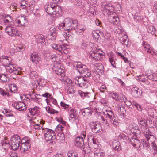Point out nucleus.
I'll use <instances>...</instances> for the list:
<instances>
[{
  "mask_svg": "<svg viewBox=\"0 0 157 157\" xmlns=\"http://www.w3.org/2000/svg\"><path fill=\"white\" fill-rule=\"evenodd\" d=\"M131 135H130L128 136V138L130 139V144L135 148H137L138 147H140V143L139 140H137L136 138H134V136L133 137L132 136V138L130 139Z\"/></svg>",
  "mask_w": 157,
  "mask_h": 157,
  "instance_id": "obj_14",
  "label": "nucleus"
},
{
  "mask_svg": "<svg viewBox=\"0 0 157 157\" xmlns=\"http://www.w3.org/2000/svg\"><path fill=\"white\" fill-rule=\"evenodd\" d=\"M68 157H78L77 153L73 151H70L67 154Z\"/></svg>",
  "mask_w": 157,
  "mask_h": 157,
  "instance_id": "obj_39",
  "label": "nucleus"
},
{
  "mask_svg": "<svg viewBox=\"0 0 157 157\" xmlns=\"http://www.w3.org/2000/svg\"><path fill=\"white\" fill-rule=\"evenodd\" d=\"M21 144L26 143H29V140L26 138H23L21 140Z\"/></svg>",
  "mask_w": 157,
  "mask_h": 157,
  "instance_id": "obj_63",
  "label": "nucleus"
},
{
  "mask_svg": "<svg viewBox=\"0 0 157 157\" xmlns=\"http://www.w3.org/2000/svg\"><path fill=\"white\" fill-rule=\"evenodd\" d=\"M40 108L37 106H35L34 107L32 108H29V112L32 115H34L38 113Z\"/></svg>",
  "mask_w": 157,
  "mask_h": 157,
  "instance_id": "obj_29",
  "label": "nucleus"
},
{
  "mask_svg": "<svg viewBox=\"0 0 157 157\" xmlns=\"http://www.w3.org/2000/svg\"><path fill=\"white\" fill-rule=\"evenodd\" d=\"M60 105L61 107H63L64 109H66L67 110V108H68V107L69 106L68 105L66 104L62 101L60 102Z\"/></svg>",
  "mask_w": 157,
  "mask_h": 157,
  "instance_id": "obj_57",
  "label": "nucleus"
},
{
  "mask_svg": "<svg viewBox=\"0 0 157 157\" xmlns=\"http://www.w3.org/2000/svg\"><path fill=\"white\" fill-rule=\"evenodd\" d=\"M56 73L59 75H61V77L64 76V71L61 68H59L55 70Z\"/></svg>",
  "mask_w": 157,
  "mask_h": 157,
  "instance_id": "obj_40",
  "label": "nucleus"
},
{
  "mask_svg": "<svg viewBox=\"0 0 157 157\" xmlns=\"http://www.w3.org/2000/svg\"><path fill=\"white\" fill-rule=\"evenodd\" d=\"M55 5H53V2H51L47 5L45 6V10L47 13L49 14H55L54 13V7H55Z\"/></svg>",
  "mask_w": 157,
  "mask_h": 157,
  "instance_id": "obj_11",
  "label": "nucleus"
},
{
  "mask_svg": "<svg viewBox=\"0 0 157 157\" xmlns=\"http://www.w3.org/2000/svg\"><path fill=\"white\" fill-rule=\"evenodd\" d=\"M30 77L34 80L35 79H37L38 78V75L37 73L35 71H32L30 74Z\"/></svg>",
  "mask_w": 157,
  "mask_h": 157,
  "instance_id": "obj_36",
  "label": "nucleus"
},
{
  "mask_svg": "<svg viewBox=\"0 0 157 157\" xmlns=\"http://www.w3.org/2000/svg\"><path fill=\"white\" fill-rule=\"evenodd\" d=\"M53 5H55V7H54V13H55L56 15L57 14H60L62 11L61 7L59 5L56 4V3H53Z\"/></svg>",
  "mask_w": 157,
  "mask_h": 157,
  "instance_id": "obj_32",
  "label": "nucleus"
},
{
  "mask_svg": "<svg viewBox=\"0 0 157 157\" xmlns=\"http://www.w3.org/2000/svg\"><path fill=\"white\" fill-rule=\"evenodd\" d=\"M94 66L96 68L97 71L98 72H100L102 73L104 71V67L103 65L100 63H96L94 65ZM104 75V73L99 74V75Z\"/></svg>",
  "mask_w": 157,
  "mask_h": 157,
  "instance_id": "obj_22",
  "label": "nucleus"
},
{
  "mask_svg": "<svg viewBox=\"0 0 157 157\" xmlns=\"http://www.w3.org/2000/svg\"><path fill=\"white\" fill-rule=\"evenodd\" d=\"M29 96L30 97L31 99H33L34 100L36 101H40V98H37L35 95H33L30 94H29Z\"/></svg>",
  "mask_w": 157,
  "mask_h": 157,
  "instance_id": "obj_50",
  "label": "nucleus"
},
{
  "mask_svg": "<svg viewBox=\"0 0 157 157\" xmlns=\"http://www.w3.org/2000/svg\"><path fill=\"white\" fill-rule=\"evenodd\" d=\"M86 136V133L85 132H83L81 134V137H78L76 138L75 139L74 143L75 145L79 148L82 149V147L84 145L83 139Z\"/></svg>",
  "mask_w": 157,
  "mask_h": 157,
  "instance_id": "obj_2",
  "label": "nucleus"
},
{
  "mask_svg": "<svg viewBox=\"0 0 157 157\" xmlns=\"http://www.w3.org/2000/svg\"><path fill=\"white\" fill-rule=\"evenodd\" d=\"M92 111H91V110L89 108H87L84 109H82L81 110V112L83 115L86 117L90 115H91Z\"/></svg>",
  "mask_w": 157,
  "mask_h": 157,
  "instance_id": "obj_26",
  "label": "nucleus"
},
{
  "mask_svg": "<svg viewBox=\"0 0 157 157\" xmlns=\"http://www.w3.org/2000/svg\"><path fill=\"white\" fill-rule=\"evenodd\" d=\"M43 130L44 131L45 139L46 141H50L49 143H52L53 141L51 140H55L56 136L53 130L47 128H43Z\"/></svg>",
  "mask_w": 157,
  "mask_h": 157,
  "instance_id": "obj_1",
  "label": "nucleus"
},
{
  "mask_svg": "<svg viewBox=\"0 0 157 157\" xmlns=\"http://www.w3.org/2000/svg\"><path fill=\"white\" fill-rule=\"evenodd\" d=\"M148 78L150 80L153 81H157V74L153 73L151 75L148 76Z\"/></svg>",
  "mask_w": 157,
  "mask_h": 157,
  "instance_id": "obj_41",
  "label": "nucleus"
},
{
  "mask_svg": "<svg viewBox=\"0 0 157 157\" xmlns=\"http://www.w3.org/2000/svg\"><path fill=\"white\" fill-rule=\"evenodd\" d=\"M57 35L56 32L53 31V32L50 33V34L48 36V38L49 39L52 40H56V37Z\"/></svg>",
  "mask_w": 157,
  "mask_h": 157,
  "instance_id": "obj_38",
  "label": "nucleus"
},
{
  "mask_svg": "<svg viewBox=\"0 0 157 157\" xmlns=\"http://www.w3.org/2000/svg\"><path fill=\"white\" fill-rule=\"evenodd\" d=\"M92 34L94 39L96 40L97 42L99 41L101 36H104L103 32L99 30L93 31L92 32Z\"/></svg>",
  "mask_w": 157,
  "mask_h": 157,
  "instance_id": "obj_12",
  "label": "nucleus"
},
{
  "mask_svg": "<svg viewBox=\"0 0 157 157\" xmlns=\"http://www.w3.org/2000/svg\"><path fill=\"white\" fill-rule=\"evenodd\" d=\"M5 30L8 35L14 37L20 36L19 31L16 28L13 27V25L7 26L5 29Z\"/></svg>",
  "mask_w": 157,
  "mask_h": 157,
  "instance_id": "obj_4",
  "label": "nucleus"
},
{
  "mask_svg": "<svg viewBox=\"0 0 157 157\" xmlns=\"http://www.w3.org/2000/svg\"><path fill=\"white\" fill-rule=\"evenodd\" d=\"M100 56L99 52L92 53L90 54V57L92 58V62L94 63L95 61L99 60Z\"/></svg>",
  "mask_w": 157,
  "mask_h": 157,
  "instance_id": "obj_25",
  "label": "nucleus"
},
{
  "mask_svg": "<svg viewBox=\"0 0 157 157\" xmlns=\"http://www.w3.org/2000/svg\"><path fill=\"white\" fill-rule=\"evenodd\" d=\"M146 78H145V77L144 75H141L140 76L139 78V80L142 82H145L147 80V77L146 76Z\"/></svg>",
  "mask_w": 157,
  "mask_h": 157,
  "instance_id": "obj_60",
  "label": "nucleus"
},
{
  "mask_svg": "<svg viewBox=\"0 0 157 157\" xmlns=\"http://www.w3.org/2000/svg\"><path fill=\"white\" fill-rule=\"evenodd\" d=\"M77 28L78 25L77 21L75 20H73V22L71 25V30L73 29L76 30Z\"/></svg>",
  "mask_w": 157,
  "mask_h": 157,
  "instance_id": "obj_47",
  "label": "nucleus"
},
{
  "mask_svg": "<svg viewBox=\"0 0 157 157\" xmlns=\"http://www.w3.org/2000/svg\"><path fill=\"white\" fill-rule=\"evenodd\" d=\"M69 116V121L72 123L76 122L75 121L78 118V116L77 115H74Z\"/></svg>",
  "mask_w": 157,
  "mask_h": 157,
  "instance_id": "obj_37",
  "label": "nucleus"
},
{
  "mask_svg": "<svg viewBox=\"0 0 157 157\" xmlns=\"http://www.w3.org/2000/svg\"><path fill=\"white\" fill-rule=\"evenodd\" d=\"M118 98H119V100H120L121 101L124 102L125 101H126L127 98L125 96L122 94H120L119 95Z\"/></svg>",
  "mask_w": 157,
  "mask_h": 157,
  "instance_id": "obj_48",
  "label": "nucleus"
},
{
  "mask_svg": "<svg viewBox=\"0 0 157 157\" xmlns=\"http://www.w3.org/2000/svg\"><path fill=\"white\" fill-rule=\"evenodd\" d=\"M4 21L5 25L7 26L9 25H12L13 21L11 17L9 15L6 16L4 20Z\"/></svg>",
  "mask_w": 157,
  "mask_h": 157,
  "instance_id": "obj_27",
  "label": "nucleus"
},
{
  "mask_svg": "<svg viewBox=\"0 0 157 157\" xmlns=\"http://www.w3.org/2000/svg\"><path fill=\"white\" fill-rule=\"evenodd\" d=\"M88 45V44L87 42L85 40H82L81 42V48L83 50H85Z\"/></svg>",
  "mask_w": 157,
  "mask_h": 157,
  "instance_id": "obj_42",
  "label": "nucleus"
},
{
  "mask_svg": "<svg viewBox=\"0 0 157 157\" xmlns=\"http://www.w3.org/2000/svg\"><path fill=\"white\" fill-rule=\"evenodd\" d=\"M26 17V16L25 15H21L19 17V19L16 21V23L19 26H25V24L27 21Z\"/></svg>",
  "mask_w": 157,
  "mask_h": 157,
  "instance_id": "obj_15",
  "label": "nucleus"
},
{
  "mask_svg": "<svg viewBox=\"0 0 157 157\" xmlns=\"http://www.w3.org/2000/svg\"><path fill=\"white\" fill-rule=\"evenodd\" d=\"M119 95L116 93H113L111 94V96L113 98L116 100H119L118 98Z\"/></svg>",
  "mask_w": 157,
  "mask_h": 157,
  "instance_id": "obj_49",
  "label": "nucleus"
},
{
  "mask_svg": "<svg viewBox=\"0 0 157 157\" xmlns=\"http://www.w3.org/2000/svg\"><path fill=\"white\" fill-rule=\"evenodd\" d=\"M91 155L92 156L94 155V157H104L105 153L103 152H99L98 151H96L95 152H92Z\"/></svg>",
  "mask_w": 157,
  "mask_h": 157,
  "instance_id": "obj_31",
  "label": "nucleus"
},
{
  "mask_svg": "<svg viewBox=\"0 0 157 157\" xmlns=\"http://www.w3.org/2000/svg\"><path fill=\"white\" fill-rule=\"evenodd\" d=\"M109 21L114 25H117L119 22V19L117 16H113V15H110Z\"/></svg>",
  "mask_w": 157,
  "mask_h": 157,
  "instance_id": "obj_24",
  "label": "nucleus"
},
{
  "mask_svg": "<svg viewBox=\"0 0 157 157\" xmlns=\"http://www.w3.org/2000/svg\"><path fill=\"white\" fill-rule=\"evenodd\" d=\"M78 93L82 98L86 97V94H88V93H85L82 91L78 90Z\"/></svg>",
  "mask_w": 157,
  "mask_h": 157,
  "instance_id": "obj_61",
  "label": "nucleus"
},
{
  "mask_svg": "<svg viewBox=\"0 0 157 157\" xmlns=\"http://www.w3.org/2000/svg\"><path fill=\"white\" fill-rule=\"evenodd\" d=\"M61 80L62 81H64L65 82H66L67 84L68 82H71V80L67 77L63 76L62 77V78H61Z\"/></svg>",
  "mask_w": 157,
  "mask_h": 157,
  "instance_id": "obj_46",
  "label": "nucleus"
},
{
  "mask_svg": "<svg viewBox=\"0 0 157 157\" xmlns=\"http://www.w3.org/2000/svg\"><path fill=\"white\" fill-rule=\"evenodd\" d=\"M0 94L4 96H9V94L8 93L5 92L2 89H0Z\"/></svg>",
  "mask_w": 157,
  "mask_h": 157,
  "instance_id": "obj_51",
  "label": "nucleus"
},
{
  "mask_svg": "<svg viewBox=\"0 0 157 157\" xmlns=\"http://www.w3.org/2000/svg\"><path fill=\"white\" fill-rule=\"evenodd\" d=\"M7 80L6 77V75L4 74L1 75V79L0 82H5Z\"/></svg>",
  "mask_w": 157,
  "mask_h": 157,
  "instance_id": "obj_58",
  "label": "nucleus"
},
{
  "mask_svg": "<svg viewBox=\"0 0 157 157\" xmlns=\"http://www.w3.org/2000/svg\"><path fill=\"white\" fill-rule=\"evenodd\" d=\"M156 110L153 109H150L148 110V114L151 117H154L156 116Z\"/></svg>",
  "mask_w": 157,
  "mask_h": 157,
  "instance_id": "obj_35",
  "label": "nucleus"
},
{
  "mask_svg": "<svg viewBox=\"0 0 157 157\" xmlns=\"http://www.w3.org/2000/svg\"><path fill=\"white\" fill-rule=\"evenodd\" d=\"M3 60L4 62L6 63V66L8 67L9 68L8 69V71L10 73H14L15 74H17L18 73V71H17L16 68L13 67V66L12 64H10V61L7 58H4L3 59Z\"/></svg>",
  "mask_w": 157,
  "mask_h": 157,
  "instance_id": "obj_9",
  "label": "nucleus"
},
{
  "mask_svg": "<svg viewBox=\"0 0 157 157\" xmlns=\"http://www.w3.org/2000/svg\"><path fill=\"white\" fill-rule=\"evenodd\" d=\"M76 80H77V83L79 85L80 87H82V85L84 86V82H85L86 79H84L83 77H77L76 78Z\"/></svg>",
  "mask_w": 157,
  "mask_h": 157,
  "instance_id": "obj_30",
  "label": "nucleus"
},
{
  "mask_svg": "<svg viewBox=\"0 0 157 157\" xmlns=\"http://www.w3.org/2000/svg\"><path fill=\"white\" fill-rule=\"evenodd\" d=\"M146 138L147 139V140L151 143L154 142L155 141V138L154 135L151 134V132L146 131L144 133Z\"/></svg>",
  "mask_w": 157,
  "mask_h": 157,
  "instance_id": "obj_19",
  "label": "nucleus"
},
{
  "mask_svg": "<svg viewBox=\"0 0 157 157\" xmlns=\"http://www.w3.org/2000/svg\"><path fill=\"white\" fill-rule=\"evenodd\" d=\"M64 46H65L63 45H60L57 44L56 50H58L61 53L62 51L63 50V48Z\"/></svg>",
  "mask_w": 157,
  "mask_h": 157,
  "instance_id": "obj_52",
  "label": "nucleus"
},
{
  "mask_svg": "<svg viewBox=\"0 0 157 157\" xmlns=\"http://www.w3.org/2000/svg\"><path fill=\"white\" fill-rule=\"evenodd\" d=\"M68 112L69 116L74 115H77L76 111L71 108L68 109Z\"/></svg>",
  "mask_w": 157,
  "mask_h": 157,
  "instance_id": "obj_43",
  "label": "nucleus"
},
{
  "mask_svg": "<svg viewBox=\"0 0 157 157\" xmlns=\"http://www.w3.org/2000/svg\"><path fill=\"white\" fill-rule=\"evenodd\" d=\"M41 96L42 97L47 98H52V95L47 92H46L44 94H42Z\"/></svg>",
  "mask_w": 157,
  "mask_h": 157,
  "instance_id": "obj_56",
  "label": "nucleus"
},
{
  "mask_svg": "<svg viewBox=\"0 0 157 157\" xmlns=\"http://www.w3.org/2000/svg\"><path fill=\"white\" fill-rule=\"evenodd\" d=\"M73 20L70 18L65 19L63 22L59 24L60 27H62L64 30L69 32L71 30V25Z\"/></svg>",
  "mask_w": 157,
  "mask_h": 157,
  "instance_id": "obj_5",
  "label": "nucleus"
},
{
  "mask_svg": "<svg viewBox=\"0 0 157 157\" xmlns=\"http://www.w3.org/2000/svg\"><path fill=\"white\" fill-rule=\"evenodd\" d=\"M138 123L141 128L143 133L147 130V122L146 121L142 118L140 120H138Z\"/></svg>",
  "mask_w": 157,
  "mask_h": 157,
  "instance_id": "obj_13",
  "label": "nucleus"
},
{
  "mask_svg": "<svg viewBox=\"0 0 157 157\" xmlns=\"http://www.w3.org/2000/svg\"><path fill=\"white\" fill-rule=\"evenodd\" d=\"M83 151L84 152L85 154H89V155H90L91 153H92V151H91V149L89 147V145L88 144H84L83 147H82Z\"/></svg>",
  "mask_w": 157,
  "mask_h": 157,
  "instance_id": "obj_28",
  "label": "nucleus"
},
{
  "mask_svg": "<svg viewBox=\"0 0 157 157\" xmlns=\"http://www.w3.org/2000/svg\"><path fill=\"white\" fill-rule=\"evenodd\" d=\"M36 41L43 45H46L47 42V40H45L44 36L42 34H40L37 36Z\"/></svg>",
  "mask_w": 157,
  "mask_h": 157,
  "instance_id": "obj_20",
  "label": "nucleus"
},
{
  "mask_svg": "<svg viewBox=\"0 0 157 157\" xmlns=\"http://www.w3.org/2000/svg\"><path fill=\"white\" fill-rule=\"evenodd\" d=\"M134 105L136 107L138 110L140 111H141L142 109L141 106L137 103L135 101L133 102Z\"/></svg>",
  "mask_w": 157,
  "mask_h": 157,
  "instance_id": "obj_53",
  "label": "nucleus"
},
{
  "mask_svg": "<svg viewBox=\"0 0 157 157\" xmlns=\"http://www.w3.org/2000/svg\"><path fill=\"white\" fill-rule=\"evenodd\" d=\"M110 144L112 148L114 150L117 151H120L121 150L120 143L118 141L113 140Z\"/></svg>",
  "mask_w": 157,
  "mask_h": 157,
  "instance_id": "obj_18",
  "label": "nucleus"
},
{
  "mask_svg": "<svg viewBox=\"0 0 157 157\" xmlns=\"http://www.w3.org/2000/svg\"><path fill=\"white\" fill-rule=\"evenodd\" d=\"M102 12L104 15H107L109 16L111 13L110 10L112 6V5L107 2H102L101 6Z\"/></svg>",
  "mask_w": 157,
  "mask_h": 157,
  "instance_id": "obj_3",
  "label": "nucleus"
},
{
  "mask_svg": "<svg viewBox=\"0 0 157 157\" xmlns=\"http://www.w3.org/2000/svg\"><path fill=\"white\" fill-rule=\"evenodd\" d=\"M12 105L13 107L19 111H23L26 108L25 104L21 101L16 102L13 103Z\"/></svg>",
  "mask_w": 157,
  "mask_h": 157,
  "instance_id": "obj_10",
  "label": "nucleus"
},
{
  "mask_svg": "<svg viewBox=\"0 0 157 157\" xmlns=\"http://www.w3.org/2000/svg\"><path fill=\"white\" fill-rule=\"evenodd\" d=\"M107 118L111 124L114 126H117L119 125V122L117 118L115 117L114 113L111 111H108L105 114Z\"/></svg>",
  "mask_w": 157,
  "mask_h": 157,
  "instance_id": "obj_7",
  "label": "nucleus"
},
{
  "mask_svg": "<svg viewBox=\"0 0 157 157\" xmlns=\"http://www.w3.org/2000/svg\"><path fill=\"white\" fill-rule=\"evenodd\" d=\"M30 58L32 61L34 63H37L41 59L38 54L36 52H34L31 55Z\"/></svg>",
  "mask_w": 157,
  "mask_h": 157,
  "instance_id": "obj_17",
  "label": "nucleus"
},
{
  "mask_svg": "<svg viewBox=\"0 0 157 157\" xmlns=\"http://www.w3.org/2000/svg\"><path fill=\"white\" fill-rule=\"evenodd\" d=\"M30 147V144L29 143L21 144L20 147V150L21 152H24L29 150Z\"/></svg>",
  "mask_w": 157,
  "mask_h": 157,
  "instance_id": "obj_21",
  "label": "nucleus"
},
{
  "mask_svg": "<svg viewBox=\"0 0 157 157\" xmlns=\"http://www.w3.org/2000/svg\"><path fill=\"white\" fill-rule=\"evenodd\" d=\"M142 45L143 48L145 49V51H146L147 49L149 48V45H147V43L146 42H143L142 44Z\"/></svg>",
  "mask_w": 157,
  "mask_h": 157,
  "instance_id": "obj_55",
  "label": "nucleus"
},
{
  "mask_svg": "<svg viewBox=\"0 0 157 157\" xmlns=\"http://www.w3.org/2000/svg\"><path fill=\"white\" fill-rule=\"evenodd\" d=\"M74 2L75 4L77 6H80L82 4L81 0H74Z\"/></svg>",
  "mask_w": 157,
  "mask_h": 157,
  "instance_id": "obj_64",
  "label": "nucleus"
},
{
  "mask_svg": "<svg viewBox=\"0 0 157 157\" xmlns=\"http://www.w3.org/2000/svg\"><path fill=\"white\" fill-rule=\"evenodd\" d=\"M147 32L149 33H150L152 35L155 34V36H157L156 34H155L156 30L155 28L152 25L149 26L147 28Z\"/></svg>",
  "mask_w": 157,
  "mask_h": 157,
  "instance_id": "obj_33",
  "label": "nucleus"
},
{
  "mask_svg": "<svg viewBox=\"0 0 157 157\" xmlns=\"http://www.w3.org/2000/svg\"><path fill=\"white\" fill-rule=\"evenodd\" d=\"M140 89H138V90H135L132 91V94L135 97H139L140 94V92L138 90Z\"/></svg>",
  "mask_w": 157,
  "mask_h": 157,
  "instance_id": "obj_44",
  "label": "nucleus"
},
{
  "mask_svg": "<svg viewBox=\"0 0 157 157\" xmlns=\"http://www.w3.org/2000/svg\"><path fill=\"white\" fill-rule=\"evenodd\" d=\"M83 67H85V65H83L81 63H78L76 65V67L77 68V70L79 72V70H83Z\"/></svg>",
  "mask_w": 157,
  "mask_h": 157,
  "instance_id": "obj_45",
  "label": "nucleus"
},
{
  "mask_svg": "<svg viewBox=\"0 0 157 157\" xmlns=\"http://www.w3.org/2000/svg\"><path fill=\"white\" fill-rule=\"evenodd\" d=\"M68 82L67 83V87L68 88H70L74 87V83L72 82L71 81V82Z\"/></svg>",
  "mask_w": 157,
  "mask_h": 157,
  "instance_id": "obj_59",
  "label": "nucleus"
},
{
  "mask_svg": "<svg viewBox=\"0 0 157 157\" xmlns=\"http://www.w3.org/2000/svg\"><path fill=\"white\" fill-rule=\"evenodd\" d=\"M88 140L90 143H93L94 144H97L98 141L96 139L93 135V134L90 133L87 135Z\"/></svg>",
  "mask_w": 157,
  "mask_h": 157,
  "instance_id": "obj_23",
  "label": "nucleus"
},
{
  "mask_svg": "<svg viewBox=\"0 0 157 157\" xmlns=\"http://www.w3.org/2000/svg\"><path fill=\"white\" fill-rule=\"evenodd\" d=\"M79 72L86 78H90L91 76V72L88 69L84 68L83 70H79Z\"/></svg>",
  "mask_w": 157,
  "mask_h": 157,
  "instance_id": "obj_16",
  "label": "nucleus"
},
{
  "mask_svg": "<svg viewBox=\"0 0 157 157\" xmlns=\"http://www.w3.org/2000/svg\"><path fill=\"white\" fill-rule=\"evenodd\" d=\"M11 147L14 150H16L19 147L21 139L20 137L17 135H15L11 138Z\"/></svg>",
  "mask_w": 157,
  "mask_h": 157,
  "instance_id": "obj_6",
  "label": "nucleus"
},
{
  "mask_svg": "<svg viewBox=\"0 0 157 157\" xmlns=\"http://www.w3.org/2000/svg\"><path fill=\"white\" fill-rule=\"evenodd\" d=\"M45 121H40L39 124H36L34 126V128L35 129L39 130L41 128L43 129V125L44 124Z\"/></svg>",
  "mask_w": 157,
  "mask_h": 157,
  "instance_id": "obj_34",
  "label": "nucleus"
},
{
  "mask_svg": "<svg viewBox=\"0 0 157 157\" xmlns=\"http://www.w3.org/2000/svg\"><path fill=\"white\" fill-rule=\"evenodd\" d=\"M89 127L94 133H99L101 131L100 124L96 122H91L89 124Z\"/></svg>",
  "mask_w": 157,
  "mask_h": 157,
  "instance_id": "obj_8",
  "label": "nucleus"
},
{
  "mask_svg": "<svg viewBox=\"0 0 157 157\" xmlns=\"http://www.w3.org/2000/svg\"><path fill=\"white\" fill-rule=\"evenodd\" d=\"M151 146L152 147V149H153L154 152L157 153V145L154 142L151 143Z\"/></svg>",
  "mask_w": 157,
  "mask_h": 157,
  "instance_id": "obj_54",
  "label": "nucleus"
},
{
  "mask_svg": "<svg viewBox=\"0 0 157 157\" xmlns=\"http://www.w3.org/2000/svg\"><path fill=\"white\" fill-rule=\"evenodd\" d=\"M127 37V36H125L124 37H123L121 38L120 39V41L122 44H125L127 40L125 38Z\"/></svg>",
  "mask_w": 157,
  "mask_h": 157,
  "instance_id": "obj_62",
  "label": "nucleus"
}]
</instances>
